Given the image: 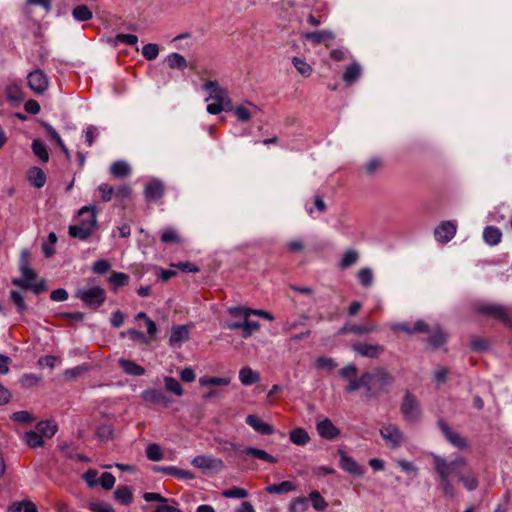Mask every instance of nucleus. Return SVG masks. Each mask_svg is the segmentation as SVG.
<instances>
[{"label": "nucleus", "instance_id": "obj_1", "mask_svg": "<svg viewBox=\"0 0 512 512\" xmlns=\"http://www.w3.org/2000/svg\"><path fill=\"white\" fill-rule=\"evenodd\" d=\"M433 465L439 479V488L449 498L456 495L454 480L462 483L463 486L473 491L478 487V480L469 469L467 461L462 456L447 460L437 454H432Z\"/></svg>", "mask_w": 512, "mask_h": 512}, {"label": "nucleus", "instance_id": "obj_2", "mask_svg": "<svg viewBox=\"0 0 512 512\" xmlns=\"http://www.w3.org/2000/svg\"><path fill=\"white\" fill-rule=\"evenodd\" d=\"M77 223L70 225L68 234L70 237L85 241L96 230L97 210L95 206H83L78 211Z\"/></svg>", "mask_w": 512, "mask_h": 512}, {"label": "nucleus", "instance_id": "obj_3", "mask_svg": "<svg viewBox=\"0 0 512 512\" xmlns=\"http://www.w3.org/2000/svg\"><path fill=\"white\" fill-rule=\"evenodd\" d=\"M29 252L28 250H23L21 252L19 268L22 274V278L13 279V284L24 288L32 290L36 295L46 290V284L44 281H40L38 283H33L32 281L36 278L35 271L29 265Z\"/></svg>", "mask_w": 512, "mask_h": 512}, {"label": "nucleus", "instance_id": "obj_4", "mask_svg": "<svg viewBox=\"0 0 512 512\" xmlns=\"http://www.w3.org/2000/svg\"><path fill=\"white\" fill-rule=\"evenodd\" d=\"M93 280L88 281V285L79 288L75 292V298L79 299L86 307L97 310L106 300L105 290L92 284Z\"/></svg>", "mask_w": 512, "mask_h": 512}, {"label": "nucleus", "instance_id": "obj_5", "mask_svg": "<svg viewBox=\"0 0 512 512\" xmlns=\"http://www.w3.org/2000/svg\"><path fill=\"white\" fill-rule=\"evenodd\" d=\"M380 435L387 447L390 449H398L405 442V435L396 424H387L380 429Z\"/></svg>", "mask_w": 512, "mask_h": 512}, {"label": "nucleus", "instance_id": "obj_6", "mask_svg": "<svg viewBox=\"0 0 512 512\" xmlns=\"http://www.w3.org/2000/svg\"><path fill=\"white\" fill-rule=\"evenodd\" d=\"M370 385L373 388L374 396L386 390L393 382L392 375L383 368H377L373 373H370Z\"/></svg>", "mask_w": 512, "mask_h": 512}, {"label": "nucleus", "instance_id": "obj_7", "mask_svg": "<svg viewBox=\"0 0 512 512\" xmlns=\"http://www.w3.org/2000/svg\"><path fill=\"white\" fill-rule=\"evenodd\" d=\"M401 413L407 421H415L420 415V407L417 398L407 391L400 406Z\"/></svg>", "mask_w": 512, "mask_h": 512}, {"label": "nucleus", "instance_id": "obj_8", "mask_svg": "<svg viewBox=\"0 0 512 512\" xmlns=\"http://www.w3.org/2000/svg\"><path fill=\"white\" fill-rule=\"evenodd\" d=\"M476 311L483 315H488L495 319L501 320L506 325L512 326V321L506 313L505 307L497 304H480L476 307Z\"/></svg>", "mask_w": 512, "mask_h": 512}, {"label": "nucleus", "instance_id": "obj_9", "mask_svg": "<svg viewBox=\"0 0 512 512\" xmlns=\"http://www.w3.org/2000/svg\"><path fill=\"white\" fill-rule=\"evenodd\" d=\"M27 83L34 93L42 94L48 89L49 79L41 69H37L28 74Z\"/></svg>", "mask_w": 512, "mask_h": 512}, {"label": "nucleus", "instance_id": "obj_10", "mask_svg": "<svg viewBox=\"0 0 512 512\" xmlns=\"http://www.w3.org/2000/svg\"><path fill=\"white\" fill-rule=\"evenodd\" d=\"M457 232V224L454 221H442L434 230L435 239L442 244L451 241Z\"/></svg>", "mask_w": 512, "mask_h": 512}, {"label": "nucleus", "instance_id": "obj_11", "mask_svg": "<svg viewBox=\"0 0 512 512\" xmlns=\"http://www.w3.org/2000/svg\"><path fill=\"white\" fill-rule=\"evenodd\" d=\"M141 399L151 405H159L168 407L171 404V399L160 389H146L141 395Z\"/></svg>", "mask_w": 512, "mask_h": 512}, {"label": "nucleus", "instance_id": "obj_12", "mask_svg": "<svg viewBox=\"0 0 512 512\" xmlns=\"http://www.w3.org/2000/svg\"><path fill=\"white\" fill-rule=\"evenodd\" d=\"M164 194L165 186L159 179H152L145 185L144 197L148 203L158 202Z\"/></svg>", "mask_w": 512, "mask_h": 512}, {"label": "nucleus", "instance_id": "obj_13", "mask_svg": "<svg viewBox=\"0 0 512 512\" xmlns=\"http://www.w3.org/2000/svg\"><path fill=\"white\" fill-rule=\"evenodd\" d=\"M353 351L370 359L378 358L384 352V346L358 342L352 345Z\"/></svg>", "mask_w": 512, "mask_h": 512}, {"label": "nucleus", "instance_id": "obj_14", "mask_svg": "<svg viewBox=\"0 0 512 512\" xmlns=\"http://www.w3.org/2000/svg\"><path fill=\"white\" fill-rule=\"evenodd\" d=\"M370 372H365L361 375L359 379L355 378L353 380L348 381V385L345 387L346 392L352 393L364 387L366 389V396L371 398L374 396L373 388L370 385Z\"/></svg>", "mask_w": 512, "mask_h": 512}, {"label": "nucleus", "instance_id": "obj_15", "mask_svg": "<svg viewBox=\"0 0 512 512\" xmlns=\"http://www.w3.org/2000/svg\"><path fill=\"white\" fill-rule=\"evenodd\" d=\"M339 456V465L342 470L355 476H362L364 474V469L344 451L339 450Z\"/></svg>", "mask_w": 512, "mask_h": 512}, {"label": "nucleus", "instance_id": "obj_16", "mask_svg": "<svg viewBox=\"0 0 512 512\" xmlns=\"http://www.w3.org/2000/svg\"><path fill=\"white\" fill-rule=\"evenodd\" d=\"M439 428L446 437V439L455 447L458 448H466L467 442L466 440L458 433L451 431L448 424L444 422L443 420H440L438 422Z\"/></svg>", "mask_w": 512, "mask_h": 512}, {"label": "nucleus", "instance_id": "obj_17", "mask_svg": "<svg viewBox=\"0 0 512 512\" xmlns=\"http://www.w3.org/2000/svg\"><path fill=\"white\" fill-rule=\"evenodd\" d=\"M203 88L209 92V97L206 101L213 99L219 102H226L228 100L227 92L224 88H222L216 81H207Z\"/></svg>", "mask_w": 512, "mask_h": 512}, {"label": "nucleus", "instance_id": "obj_18", "mask_svg": "<svg viewBox=\"0 0 512 512\" xmlns=\"http://www.w3.org/2000/svg\"><path fill=\"white\" fill-rule=\"evenodd\" d=\"M393 331H403L407 334L428 333L430 332L428 324L423 320H418L413 327L406 323H395L391 326Z\"/></svg>", "mask_w": 512, "mask_h": 512}, {"label": "nucleus", "instance_id": "obj_19", "mask_svg": "<svg viewBox=\"0 0 512 512\" xmlns=\"http://www.w3.org/2000/svg\"><path fill=\"white\" fill-rule=\"evenodd\" d=\"M246 423L253 428L254 431L261 435H272L274 433V428L262 421L258 416L250 414L246 417Z\"/></svg>", "mask_w": 512, "mask_h": 512}, {"label": "nucleus", "instance_id": "obj_20", "mask_svg": "<svg viewBox=\"0 0 512 512\" xmlns=\"http://www.w3.org/2000/svg\"><path fill=\"white\" fill-rule=\"evenodd\" d=\"M316 428L318 434L325 439H335L340 434V430L327 418L319 422Z\"/></svg>", "mask_w": 512, "mask_h": 512}, {"label": "nucleus", "instance_id": "obj_21", "mask_svg": "<svg viewBox=\"0 0 512 512\" xmlns=\"http://www.w3.org/2000/svg\"><path fill=\"white\" fill-rule=\"evenodd\" d=\"M132 193V188L127 184L118 186L114 191L115 200L122 209H126L128 207L132 198Z\"/></svg>", "mask_w": 512, "mask_h": 512}, {"label": "nucleus", "instance_id": "obj_22", "mask_svg": "<svg viewBox=\"0 0 512 512\" xmlns=\"http://www.w3.org/2000/svg\"><path fill=\"white\" fill-rule=\"evenodd\" d=\"M297 489V485L292 481H282L277 484H270L265 487L264 491L268 494L284 495Z\"/></svg>", "mask_w": 512, "mask_h": 512}, {"label": "nucleus", "instance_id": "obj_23", "mask_svg": "<svg viewBox=\"0 0 512 512\" xmlns=\"http://www.w3.org/2000/svg\"><path fill=\"white\" fill-rule=\"evenodd\" d=\"M191 464L199 469H214L222 465V461L205 455H199L192 459Z\"/></svg>", "mask_w": 512, "mask_h": 512}, {"label": "nucleus", "instance_id": "obj_24", "mask_svg": "<svg viewBox=\"0 0 512 512\" xmlns=\"http://www.w3.org/2000/svg\"><path fill=\"white\" fill-rule=\"evenodd\" d=\"M240 452L243 455L251 456L255 459H258V460H261V461H264L267 463L273 464V463L277 462V459L274 456L270 455L263 449H259V448H255V447H246V448L240 450Z\"/></svg>", "mask_w": 512, "mask_h": 512}, {"label": "nucleus", "instance_id": "obj_25", "mask_svg": "<svg viewBox=\"0 0 512 512\" xmlns=\"http://www.w3.org/2000/svg\"><path fill=\"white\" fill-rule=\"evenodd\" d=\"M156 471L176 477L181 480H192L195 478V475L191 471L180 469L175 466L159 467L156 469Z\"/></svg>", "mask_w": 512, "mask_h": 512}, {"label": "nucleus", "instance_id": "obj_26", "mask_svg": "<svg viewBox=\"0 0 512 512\" xmlns=\"http://www.w3.org/2000/svg\"><path fill=\"white\" fill-rule=\"evenodd\" d=\"M28 181L36 188H42L46 183V175L41 168L32 167L27 172Z\"/></svg>", "mask_w": 512, "mask_h": 512}, {"label": "nucleus", "instance_id": "obj_27", "mask_svg": "<svg viewBox=\"0 0 512 512\" xmlns=\"http://www.w3.org/2000/svg\"><path fill=\"white\" fill-rule=\"evenodd\" d=\"M118 363L120 368L128 375L142 376L145 373V369L134 361L121 358Z\"/></svg>", "mask_w": 512, "mask_h": 512}, {"label": "nucleus", "instance_id": "obj_28", "mask_svg": "<svg viewBox=\"0 0 512 512\" xmlns=\"http://www.w3.org/2000/svg\"><path fill=\"white\" fill-rule=\"evenodd\" d=\"M239 380L243 385L249 386L257 383L260 380V375L249 366H245L239 371Z\"/></svg>", "mask_w": 512, "mask_h": 512}, {"label": "nucleus", "instance_id": "obj_29", "mask_svg": "<svg viewBox=\"0 0 512 512\" xmlns=\"http://www.w3.org/2000/svg\"><path fill=\"white\" fill-rule=\"evenodd\" d=\"M361 72V66L354 62L346 67L342 78L347 85H351L358 80V78L361 76Z\"/></svg>", "mask_w": 512, "mask_h": 512}, {"label": "nucleus", "instance_id": "obj_30", "mask_svg": "<svg viewBox=\"0 0 512 512\" xmlns=\"http://www.w3.org/2000/svg\"><path fill=\"white\" fill-rule=\"evenodd\" d=\"M303 37L312 42L313 44H320L325 41H330L334 39V34L330 31L321 30V31H314V32H308L303 35Z\"/></svg>", "mask_w": 512, "mask_h": 512}, {"label": "nucleus", "instance_id": "obj_31", "mask_svg": "<svg viewBox=\"0 0 512 512\" xmlns=\"http://www.w3.org/2000/svg\"><path fill=\"white\" fill-rule=\"evenodd\" d=\"M502 233L499 228L494 226H487L483 231L484 241L491 246L497 245L501 242Z\"/></svg>", "mask_w": 512, "mask_h": 512}, {"label": "nucleus", "instance_id": "obj_32", "mask_svg": "<svg viewBox=\"0 0 512 512\" xmlns=\"http://www.w3.org/2000/svg\"><path fill=\"white\" fill-rule=\"evenodd\" d=\"M447 339L446 333L437 328L433 333L426 339L427 344L433 350L440 348Z\"/></svg>", "mask_w": 512, "mask_h": 512}, {"label": "nucleus", "instance_id": "obj_33", "mask_svg": "<svg viewBox=\"0 0 512 512\" xmlns=\"http://www.w3.org/2000/svg\"><path fill=\"white\" fill-rule=\"evenodd\" d=\"M110 173L115 178H124L131 173V168L125 161H116L110 167Z\"/></svg>", "mask_w": 512, "mask_h": 512}, {"label": "nucleus", "instance_id": "obj_34", "mask_svg": "<svg viewBox=\"0 0 512 512\" xmlns=\"http://www.w3.org/2000/svg\"><path fill=\"white\" fill-rule=\"evenodd\" d=\"M167 65L169 66V68L171 69H180V70H184L187 68V61L186 59L179 53H171L169 54L166 59H165Z\"/></svg>", "mask_w": 512, "mask_h": 512}, {"label": "nucleus", "instance_id": "obj_35", "mask_svg": "<svg viewBox=\"0 0 512 512\" xmlns=\"http://www.w3.org/2000/svg\"><path fill=\"white\" fill-rule=\"evenodd\" d=\"M132 491L127 486H118L114 491V498L122 505H128L132 502Z\"/></svg>", "mask_w": 512, "mask_h": 512}, {"label": "nucleus", "instance_id": "obj_36", "mask_svg": "<svg viewBox=\"0 0 512 512\" xmlns=\"http://www.w3.org/2000/svg\"><path fill=\"white\" fill-rule=\"evenodd\" d=\"M36 430L41 434L42 437H53L57 432V425L53 421H40L36 425Z\"/></svg>", "mask_w": 512, "mask_h": 512}, {"label": "nucleus", "instance_id": "obj_37", "mask_svg": "<svg viewBox=\"0 0 512 512\" xmlns=\"http://www.w3.org/2000/svg\"><path fill=\"white\" fill-rule=\"evenodd\" d=\"M231 382L230 378L227 377H209V376H203L199 379V384L202 387H208V386H228Z\"/></svg>", "mask_w": 512, "mask_h": 512}, {"label": "nucleus", "instance_id": "obj_38", "mask_svg": "<svg viewBox=\"0 0 512 512\" xmlns=\"http://www.w3.org/2000/svg\"><path fill=\"white\" fill-rule=\"evenodd\" d=\"M129 275L123 272H113L108 278L109 283L112 285L113 290L126 286L129 283Z\"/></svg>", "mask_w": 512, "mask_h": 512}, {"label": "nucleus", "instance_id": "obj_39", "mask_svg": "<svg viewBox=\"0 0 512 512\" xmlns=\"http://www.w3.org/2000/svg\"><path fill=\"white\" fill-rule=\"evenodd\" d=\"M290 440L296 445L303 446L309 442L310 437L303 428H295L290 432Z\"/></svg>", "mask_w": 512, "mask_h": 512}, {"label": "nucleus", "instance_id": "obj_40", "mask_svg": "<svg viewBox=\"0 0 512 512\" xmlns=\"http://www.w3.org/2000/svg\"><path fill=\"white\" fill-rule=\"evenodd\" d=\"M72 16L76 21L83 22L90 20L93 15L88 6L81 4L73 8Z\"/></svg>", "mask_w": 512, "mask_h": 512}, {"label": "nucleus", "instance_id": "obj_41", "mask_svg": "<svg viewBox=\"0 0 512 512\" xmlns=\"http://www.w3.org/2000/svg\"><path fill=\"white\" fill-rule=\"evenodd\" d=\"M164 384H165V389L168 392H171L178 397H180L184 394V390H183L181 384L174 377L166 376L164 378Z\"/></svg>", "mask_w": 512, "mask_h": 512}, {"label": "nucleus", "instance_id": "obj_42", "mask_svg": "<svg viewBox=\"0 0 512 512\" xmlns=\"http://www.w3.org/2000/svg\"><path fill=\"white\" fill-rule=\"evenodd\" d=\"M308 499L311 501V504L316 511L322 512L328 507V502L317 490L310 492Z\"/></svg>", "mask_w": 512, "mask_h": 512}, {"label": "nucleus", "instance_id": "obj_43", "mask_svg": "<svg viewBox=\"0 0 512 512\" xmlns=\"http://www.w3.org/2000/svg\"><path fill=\"white\" fill-rule=\"evenodd\" d=\"M31 148L35 156H37L41 161L48 162L49 154L47 148L40 140H33Z\"/></svg>", "mask_w": 512, "mask_h": 512}, {"label": "nucleus", "instance_id": "obj_44", "mask_svg": "<svg viewBox=\"0 0 512 512\" xmlns=\"http://www.w3.org/2000/svg\"><path fill=\"white\" fill-rule=\"evenodd\" d=\"M292 63L296 70L304 77H309L312 74V67L304 59L293 57Z\"/></svg>", "mask_w": 512, "mask_h": 512}, {"label": "nucleus", "instance_id": "obj_45", "mask_svg": "<svg viewBox=\"0 0 512 512\" xmlns=\"http://www.w3.org/2000/svg\"><path fill=\"white\" fill-rule=\"evenodd\" d=\"M24 437L27 445L31 448L41 447L44 444L43 437L37 430L25 433Z\"/></svg>", "mask_w": 512, "mask_h": 512}, {"label": "nucleus", "instance_id": "obj_46", "mask_svg": "<svg viewBox=\"0 0 512 512\" xmlns=\"http://www.w3.org/2000/svg\"><path fill=\"white\" fill-rule=\"evenodd\" d=\"M228 313L230 316H232L234 318L243 319V321H244L246 319H249V317L251 315H253V309L242 307V306H235V307H230L228 309Z\"/></svg>", "mask_w": 512, "mask_h": 512}, {"label": "nucleus", "instance_id": "obj_47", "mask_svg": "<svg viewBox=\"0 0 512 512\" xmlns=\"http://www.w3.org/2000/svg\"><path fill=\"white\" fill-rule=\"evenodd\" d=\"M110 42L116 46L119 43L126 44L128 46H134L138 42V37L134 34H117L115 38L111 39Z\"/></svg>", "mask_w": 512, "mask_h": 512}, {"label": "nucleus", "instance_id": "obj_48", "mask_svg": "<svg viewBox=\"0 0 512 512\" xmlns=\"http://www.w3.org/2000/svg\"><path fill=\"white\" fill-rule=\"evenodd\" d=\"M188 339V330L185 326H176L172 329L171 343H180Z\"/></svg>", "mask_w": 512, "mask_h": 512}, {"label": "nucleus", "instance_id": "obj_49", "mask_svg": "<svg viewBox=\"0 0 512 512\" xmlns=\"http://www.w3.org/2000/svg\"><path fill=\"white\" fill-rule=\"evenodd\" d=\"M161 241L166 244L179 243L180 237L175 229L169 227L162 231Z\"/></svg>", "mask_w": 512, "mask_h": 512}, {"label": "nucleus", "instance_id": "obj_50", "mask_svg": "<svg viewBox=\"0 0 512 512\" xmlns=\"http://www.w3.org/2000/svg\"><path fill=\"white\" fill-rule=\"evenodd\" d=\"M359 255L355 250H347L340 262V267L345 269L357 262Z\"/></svg>", "mask_w": 512, "mask_h": 512}, {"label": "nucleus", "instance_id": "obj_51", "mask_svg": "<svg viewBox=\"0 0 512 512\" xmlns=\"http://www.w3.org/2000/svg\"><path fill=\"white\" fill-rule=\"evenodd\" d=\"M142 55L149 61L155 60L159 55V46L154 43L144 45L142 48Z\"/></svg>", "mask_w": 512, "mask_h": 512}, {"label": "nucleus", "instance_id": "obj_52", "mask_svg": "<svg viewBox=\"0 0 512 512\" xmlns=\"http://www.w3.org/2000/svg\"><path fill=\"white\" fill-rule=\"evenodd\" d=\"M358 280L364 287H369L373 283V272L370 268H362L358 272Z\"/></svg>", "mask_w": 512, "mask_h": 512}, {"label": "nucleus", "instance_id": "obj_53", "mask_svg": "<svg viewBox=\"0 0 512 512\" xmlns=\"http://www.w3.org/2000/svg\"><path fill=\"white\" fill-rule=\"evenodd\" d=\"M260 329V324L256 321H249L248 319L243 321L242 326V337L248 338L250 337L254 332H257Z\"/></svg>", "mask_w": 512, "mask_h": 512}, {"label": "nucleus", "instance_id": "obj_54", "mask_svg": "<svg viewBox=\"0 0 512 512\" xmlns=\"http://www.w3.org/2000/svg\"><path fill=\"white\" fill-rule=\"evenodd\" d=\"M222 496L225 498H238L244 499L248 496V492L240 487H233L222 491Z\"/></svg>", "mask_w": 512, "mask_h": 512}, {"label": "nucleus", "instance_id": "obj_55", "mask_svg": "<svg viewBox=\"0 0 512 512\" xmlns=\"http://www.w3.org/2000/svg\"><path fill=\"white\" fill-rule=\"evenodd\" d=\"M146 456L151 461H160L163 458V453L158 444H150L146 448Z\"/></svg>", "mask_w": 512, "mask_h": 512}, {"label": "nucleus", "instance_id": "obj_56", "mask_svg": "<svg viewBox=\"0 0 512 512\" xmlns=\"http://www.w3.org/2000/svg\"><path fill=\"white\" fill-rule=\"evenodd\" d=\"M98 191L100 193L102 201L109 202L112 200L115 190L110 184L102 183L101 185H99Z\"/></svg>", "mask_w": 512, "mask_h": 512}, {"label": "nucleus", "instance_id": "obj_57", "mask_svg": "<svg viewBox=\"0 0 512 512\" xmlns=\"http://www.w3.org/2000/svg\"><path fill=\"white\" fill-rule=\"evenodd\" d=\"M377 325H359V324H351L350 333L355 335H365L372 333L377 330Z\"/></svg>", "mask_w": 512, "mask_h": 512}, {"label": "nucleus", "instance_id": "obj_58", "mask_svg": "<svg viewBox=\"0 0 512 512\" xmlns=\"http://www.w3.org/2000/svg\"><path fill=\"white\" fill-rule=\"evenodd\" d=\"M290 512H305L308 509V499L306 497L296 498L289 507Z\"/></svg>", "mask_w": 512, "mask_h": 512}, {"label": "nucleus", "instance_id": "obj_59", "mask_svg": "<svg viewBox=\"0 0 512 512\" xmlns=\"http://www.w3.org/2000/svg\"><path fill=\"white\" fill-rule=\"evenodd\" d=\"M357 372H358L357 367L354 364H349V365L343 367L339 371V374L345 380L350 381V380L357 378Z\"/></svg>", "mask_w": 512, "mask_h": 512}, {"label": "nucleus", "instance_id": "obj_60", "mask_svg": "<svg viewBox=\"0 0 512 512\" xmlns=\"http://www.w3.org/2000/svg\"><path fill=\"white\" fill-rule=\"evenodd\" d=\"M115 477L112 473L110 472H104L102 473L100 479H99V484L105 489V490H110L113 488L114 484H115Z\"/></svg>", "mask_w": 512, "mask_h": 512}, {"label": "nucleus", "instance_id": "obj_61", "mask_svg": "<svg viewBox=\"0 0 512 512\" xmlns=\"http://www.w3.org/2000/svg\"><path fill=\"white\" fill-rule=\"evenodd\" d=\"M83 479L89 487H95L99 484L98 472L94 469H89L83 474Z\"/></svg>", "mask_w": 512, "mask_h": 512}, {"label": "nucleus", "instance_id": "obj_62", "mask_svg": "<svg viewBox=\"0 0 512 512\" xmlns=\"http://www.w3.org/2000/svg\"><path fill=\"white\" fill-rule=\"evenodd\" d=\"M111 268V265L110 263L107 261V260H97L94 262L93 266H92V271L95 273V274H105L106 272H108Z\"/></svg>", "mask_w": 512, "mask_h": 512}, {"label": "nucleus", "instance_id": "obj_63", "mask_svg": "<svg viewBox=\"0 0 512 512\" xmlns=\"http://www.w3.org/2000/svg\"><path fill=\"white\" fill-rule=\"evenodd\" d=\"M85 142L91 147L98 136L97 127L89 125L84 130Z\"/></svg>", "mask_w": 512, "mask_h": 512}, {"label": "nucleus", "instance_id": "obj_64", "mask_svg": "<svg viewBox=\"0 0 512 512\" xmlns=\"http://www.w3.org/2000/svg\"><path fill=\"white\" fill-rule=\"evenodd\" d=\"M315 364L318 369L326 370H332L337 366L334 360L328 357H318Z\"/></svg>", "mask_w": 512, "mask_h": 512}]
</instances>
